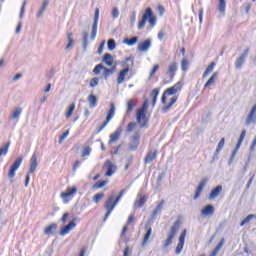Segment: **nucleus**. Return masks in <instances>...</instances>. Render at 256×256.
Listing matches in <instances>:
<instances>
[{"mask_svg":"<svg viewBox=\"0 0 256 256\" xmlns=\"http://www.w3.org/2000/svg\"><path fill=\"white\" fill-rule=\"evenodd\" d=\"M107 183H109L107 180L98 181L92 186V189H103Z\"/></svg>","mask_w":256,"mask_h":256,"instance_id":"nucleus-38","label":"nucleus"},{"mask_svg":"<svg viewBox=\"0 0 256 256\" xmlns=\"http://www.w3.org/2000/svg\"><path fill=\"white\" fill-rule=\"evenodd\" d=\"M155 159H157V150H150L144 158V163L145 165H149V163H153Z\"/></svg>","mask_w":256,"mask_h":256,"instance_id":"nucleus-20","label":"nucleus"},{"mask_svg":"<svg viewBox=\"0 0 256 256\" xmlns=\"http://www.w3.org/2000/svg\"><path fill=\"white\" fill-rule=\"evenodd\" d=\"M252 219H255V215L254 214H249L246 218H244V220L240 223V227H243L244 225H247V223H249V221H251Z\"/></svg>","mask_w":256,"mask_h":256,"instance_id":"nucleus-45","label":"nucleus"},{"mask_svg":"<svg viewBox=\"0 0 256 256\" xmlns=\"http://www.w3.org/2000/svg\"><path fill=\"white\" fill-rule=\"evenodd\" d=\"M104 167L106 169V177H111L115 173V171H117V166H115V164H113L111 160H107L104 164Z\"/></svg>","mask_w":256,"mask_h":256,"instance_id":"nucleus-14","label":"nucleus"},{"mask_svg":"<svg viewBox=\"0 0 256 256\" xmlns=\"http://www.w3.org/2000/svg\"><path fill=\"white\" fill-rule=\"evenodd\" d=\"M113 71H114L113 69L104 67V73H103L104 79H107V77H109V75H112Z\"/></svg>","mask_w":256,"mask_h":256,"instance_id":"nucleus-57","label":"nucleus"},{"mask_svg":"<svg viewBox=\"0 0 256 256\" xmlns=\"http://www.w3.org/2000/svg\"><path fill=\"white\" fill-rule=\"evenodd\" d=\"M245 135H247V131L246 130H242L241 134H240V137L238 139V142L236 144V147L235 149L233 150L232 152V155L229 159V162L228 164L231 165L235 159V155H237L239 149H241V145L243 144V141L245 140Z\"/></svg>","mask_w":256,"mask_h":256,"instance_id":"nucleus-7","label":"nucleus"},{"mask_svg":"<svg viewBox=\"0 0 256 256\" xmlns=\"http://www.w3.org/2000/svg\"><path fill=\"white\" fill-rule=\"evenodd\" d=\"M207 181H209V179L207 178H204L200 181L198 187L196 188L195 195L193 197L194 200L199 199V197H201V193H203V189H205V185H207Z\"/></svg>","mask_w":256,"mask_h":256,"instance_id":"nucleus-16","label":"nucleus"},{"mask_svg":"<svg viewBox=\"0 0 256 256\" xmlns=\"http://www.w3.org/2000/svg\"><path fill=\"white\" fill-rule=\"evenodd\" d=\"M26 5H27V0H24L23 3H22V6L20 8V14H19L20 19H23L24 15H25Z\"/></svg>","mask_w":256,"mask_h":256,"instance_id":"nucleus-47","label":"nucleus"},{"mask_svg":"<svg viewBox=\"0 0 256 256\" xmlns=\"http://www.w3.org/2000/svg\"><path fill=\"white\" fill-rule=\"evenodd\" d=\"M103 197H105V193H97L94 197H93V201L94 203H99L100 199H103Z\"/></svg>","mask_w":256,"mask_h":256,"instance_id":"nucleus-53","label":"nucleus"},{"mask_svg":"<svg viewBox=\"0 0 256 256\" xmlns=\"http://www.w3.org/2000/svg\"><path fill=\"white\" fill-rule=\"evenodd\" d=\"M217 64L215 63V62H211L210 63V65L206 68V70L204 71V73H203V75H202V77H203V79H205V77H209V75L211 74V73H213V69H215V66H216Z\"/></svg>","mask_w":256,"mask_h":256,"instance_id":"nucleus-28","label":"nucleus"},{"mask_svg":"<svg viewBox=\"0 0 256 256\" xmlns=\"http://www.w3.org/2000/svg\"><path fill=\"white\" fill-rule=\"evenodd\" d=\"M147 100L144 101L142 108L138 109L136 112V121L140 125V128L147 127Z\"/></svg>","mask_w":256,"mask_h":256,"instance_id":"nucleus-3","label":"nucleus"},{"mask_svg":"<svg viewBox=\"0 0 256 256\" xmlns=\"http://www.w3.org/2000/svg\"><path fill=\"white\" fill-rule=\"evenodd\" d=\"M76 225L77 224H75L73 221L69 222L68 225H66L64 228L61 229L60 235L64 236V235L69 234L71 229H73V227H75Z\"/></svg>","mask_w":256,"mask_h":256,"instance_id":"nucleus-26","label":"nucleus"},{"mask_svg":"<svg viewBox=\"0 0 256 256\" xmlns=\"http://www.w3.org/2000/svg\"><path fill=\"white\" fill-rule=\"evenodd\" d=\"M183 89V82L179 81L174 84L172 87L166 89L162 95V105L167 103V95H176V93L181 92Z\"/></svg>","mask_w":256,"mask_h":256,"instance_id":"nucleus-4","label":"nucleus"},{"mask_svg":"<svg viewBox=\"0 0 256 256\" xmlns=\"http://www.w3.org/2000/svg\"><path fill=\"white\" fill-rule=\"evenodd\" d=\"M83 49L87 51V45H89V34L87 32H83Z\"/></svg>","mask_w":256,"mask_h":256,"instance_id":"nucleus-39","label":"nucleus"},{"mask_svg":"<svg viewBox=\"0 0 256 256\" xmlns=\"http://www.w3.org/2000/svg\"><path fill=\"white\" fill-rule=\"evenodd\" d=\"M47 5H49V2L47 0H45L40 8V10L37 13V18L39 19L43 13L45 12V10L47 9Z\"/></svg>","mask_w":256,"mask_h":256,"instance_id":"nucleus-40","label":"nucleus"},{"mask_svg":"<svg viewBox=\"0 0 256 256\" xmlns=\"http://www.w3.org/2000/svg\"><path fill=\"white\" fill-rule=\"evenodd\" d=\"M219 75V72H214L211 77L208 79V81L204 84V89H209L211 85H215V81H217V77Z\"/></svg>","mask_w":256,"mask_h":256,"instance_id":"nucleus-24","label":"nucleus"},{"mask_svg":"<svg viewBox=\"0 0 256 256\" xmlns=\"http://www.w3.org/2000/svg\"><path fill=\"white\" fill-rule=\"evenodd\" d=\"M223 245H225V238H222L220 242L217 244V246L215 247L216 251H221Z\"/></svg>","mask_w":256,"mask_h":256,"instance_id":"nucleus-62","label":"nucleus"},{"mask_svg":"<svg viewBox=\"0 0 256 256\" xmlns=\"http://www.w3.org/2000/svg\"><path fill=\"white\" fill-rule=\"evenodd\" d=\"M251 123H256V104L251 108L245 121V125L249 126Z\"/></svg>","mask_w":256,"mask_h":256,"instance_id":"nucleus-15","label":"nucleus"},{"mask_svg":"<svg viewBox=\"0 0 256 256\" xmlns=\"http://www.w3.org/2000/svg\"><path fill=\"white\" fill-rule=\"evenodd\" d=\"M177 69H179V64L177 62H172L166 71V75L170 78V81L175 79V73H177Z\"/></svg>","mask_w":256,"mask_h":256,"instance_id":"nucleus-13","label":"nucleus"},{"mask_svg":"<svg viewBox=\"0 0 256 256\" xmlns=\"http://www.w3.org/2000/svg\"><path fill=\"white\" fill-rule=\"evenodd\" d=\"M148 22L151 28L155 27L157 25V18L153 15V10H151L150 16H148Z\"/></svg>","mask_w":256,"mask_h":256,"instance_id":"nucleus-37","label":"nucleus"},{"mask_svg":"<svg viewBox=\"0 0 256 256\" xmlns=\"http://www.w3.org/2000/svg\"><path fill=\"white\" fill-rule=\"evenodd\" d=\"M223 191V186L218 185L214 189L211 190L208 199L212 201V199H217L219 195H221V192Z\"/></svg>","mask_w":256,"mask_h":256,"instance_id":"nucleus-21","label":"nucleus"},{"mask_svg":"<svg viewBox=\"0 0 256 256\" xmlns=\"http://www.w3.org/2000/svg\"><path fill=\"white\" fill-rule=\"evenodd\" d=\"M11 142L6 143L3 147L0 148V157H5L9 153V147Z\"/></svg>","mask_w":256,"mask_h":256,"instance_id":"nucleus-35","label":"nucleus"},{"mask_svg":"<svg viewBox=\"0 0 256 256\" xmlns=\"http://www.w3.org/2000/svg\"><path fill=\"white\" fill-rule=\"evenodd\" d=\"M75 111V104H71L69 106V110L66 113V118L69 119V117H71L73 115V112Z\"/></svg>","mask_w":256,"mask_h":256,"instance_id":"nucleus-54","label":"nucleus"},{"mask_svg":"<svg viewBox=\"0 0 256 256\" xmlns=\"http://www.w3.org/2000/svg\"><path fill=\"white\" fill-rule=\"evenodd\" d=\"M56 230H57V224L56 223H52L48 227H46L44 229V234L45 235H52L53 231H56Z\"/></svg>","mask_w":256,"mask_h":256,"instance_id":"nucleus-32","label":"nucleus"},{"mask_svg":"<svg viewBox=\"0 0 256 256\" xmlns=\"http://www.w3.org/2000/svg\"><path fill=\"white\" fill-rule=\"evenodd\" d=\"M23 113V108L21 107H16L14 109V111L11 114V119H17L19 120V118L21 117V114Z\"/></svg>","mask_w":256,"mask_h":256,"instance_id":"nucleus-31","label":"nucleus"},{"mask_svg":"<svg viewBox=\"0 0 256 256\" xmlns=\"http://www.w3.org/2000/svg\"><path fill=\"white\" fill-rule=\"evenodd\" d=\"M226 7L227 3L225 2V0H219L218 11H220V13H225Z\"/></svg>","mask_w":256,"mask_h":256,"instance_id":"nucleus-43","label":"nucleus"},{"mask_svg":"<svg viewBox=\"0 0 256 256\" xmlns=\"http://www.w3.org/2000/svg\"><path fill=\"white\" fill-rule=\"evenodd\" d=\"M245 135H247V131L246 130H242L241 134H240V137L238 139V142L236 144V147L235 149L233 150L232 152V155L229 159V162L228 164L231 165L235 159V155H237L239 149H241V145L243 144V141L245 140Z\"/></svg>","mask_w":256,"mask_h":256,"instance_id":"nucleus-6","label":"nucleus"},{"mask_svg":"<svg viewBox=\"0 0 256 256\" xmlns=\"http://www.w3.org/2000/svg\"><path fill=\"white\" fill-rule=\"evenodd\" d=\"M69 136V130H67L66 132H64L58 140L59 145H61V143H63L64 140L67 139V137Z\"/></svg>","mask_w":256,"mask_h":256,"instance_id":"nucleus-55","label":"nucleus"},{"mask_svg":"<svg viewBox=\"0 0 256 256\" xmlns=\"http://www.w3.org/2000/svg\"><path fill=\"white\" fill-rule=\"evenodd\" d=\"M137 127V123L130 122L127 126V133H131Z\"/></svg>","mask_w":256,"mask_h":256,"instance_id":"nucleus-56","label":"nucleus"},{"mask_svg":"<svg viewBox=\"0 0 256 256\" xmlns=\"http://www.w3.org/2000/svg\"><path fill=\"white\" fill-rule=\"evenodd\" d=\"M139 147V142H133L129 144L130 151H137V148Z\"/></svg>","mask_w":256,"mask_h":256,"instance_id":"nucleus-59","label":"nucleus"},{"mask_svg":"<svg viewBox=\"0 0 256 256\" xmlns=\"http://www.w3.org/2000/svg\"><path fill=\"white\" fill-rule=\"evenodd\" d=\"M23 163V158L18 157L14 163L11 165L10 170L8 172L9 179H13L15 177V173L17 170L21 167V164Z\"/></svg>","mask_w":256,"mask_h":256,"instance_id":"nucleus-9","label":"nucleus"},{"mask_svg":"<svg viewBox=\"0 0 256 256\" xmlns=\"http://www.w3.org/2000/svg\"><path fill=\"white\" fill-rule=\"evenodd\" d=\"M163 205H165V200H161L158 205L156 206V208L154 209L153 213H152V219H155L157 217V215H159V213H161V211H163Z\"/></svg>","mask_w":256,"mask_h":256,"instance_id":"nucleus-25","label":"nucleus"},{"mask_svg":"<svg viewBox=\"0 0 256 256\" xmlns=\"http://www.w3.org/2000/svg\"><path fill=\"white\" fill-rule=\"evenodd\" d=\"M139 139H141V134H139V132L134 133V135L132 136V141L139 142Z\"/></svg>","mask_w":256,"mask_h":256,"instance_id":"nucleus-64","label":"nucleus"},{"mask_svg":"<svg viewBox=\"0 0 256 256\" xmlns=\"http://www.w3.org/2000/svg\"><path fill=\"white\" fill-rule=\"evenodd\" d=\"M88 103L92 109L95 108L97 106V96L90 94L88 96Z\"/></svg>","mask_w":256,"mask_h":256,"instance_id":"nucleus-34","label":"nucleus"},{"mask_svg":"<svg viewBox=\"0 0 256 256\" xmlns=\"http://www.w3.org/2000/svg\"><path fill=\"white\" fill-rule=\"evenodd\" d=\"M99 25V8H96L94 13V22L92 25V31H91V41H95V37H97V27Z\"/></svg>","mask_w":256,"mask_h":256,"instance_id":"nucleus-10","label":"nucleus"},{"mask_svg":"<svg viewBox=\"0 0 256 256\" xmlns=\"http://www.w3.org/2000/svg\"><path fill=\"white\" fill-rule=\"evenodd\" d=\"M149 17H151V8H146V10L142 16V19L138 22L139 31H141V29H145V25H146Z\"/></svg>","mask_w":256,"mask_h":256,"instance_id":"nucleus-12","label":"nucleus"},{"mask_svg":"<svg viewBox=\"0 0 256 256\" xmlns=\"http://www.w3.org/2000/svg\"><path fill=\"white\" fill-rule=\"evenodd\" d=\"M185 237H187V230H183L180 234L179 241L175 249L176 255H181V251H183V247H185Z\"/></svg>","mask_w":256,"mask_h":256,"instance_id":"nucleus-11","label":"nucleus"},{"mask_svg":"<svg viewBox=\"0 0 256 256\" xmlns=\"http://www.w3.org/2000/svg\"><path fill=\"white\" fill-rule=\"evenodd\" d=\"M115 117V103H110V109L106 116V121L103 122V124L98 128V133H101L107 125H109V121Z\"/></svg>","mask_w":256,"mask_h":256,"instance_id":"nucleus-8","label":"nucleus"},{"mask_svg":"<svg viewBox=\"0 0 256 256\" xmlns=\"http://www.w3.org/2000/svg\"><path fill=\"white\" fill-rule=\"evenodd\" d=\"M103 63H105L108 67L113 65V56L109 53H106L102 59Z\"/></svg>","mask_w":256,"mask_h":256,"instance_id":"nucleus-30","label":"nucleus"},{"mask_svg":"<svg viewBox=\"0 0 256 256\" xmlns=\"http://www.w3.org/2000/svg\"><path fill=\"white\" fill-rule=\"evenodd\" d=\"M153 229L149 228L144 236L142 245H145V243H147V241H149V237H151V233H152Z\"/></svg>","mask_w":256,"mask_h":256,"instance_id":"nucleus-49","label":"nucleus"},{"mask_svg":"<svg viewBox=\"0 0 256 256\" xmlns=\"http://www.w3.org/2000/svg\"><path fill=\"white\" fill-rule=\"evenodd\" d=\"M115 47H117V44L115 43V40L109 39L108 40V49H109V51H114Z\"/></svg>","mask_w":256,"mask_h":256,"instance_id":"nucleus-50","label":"nucleus"},{"mask_svg":"<svg viewBox=\"0 0 256 256\" xmlns=\"http://www.w3.org/2000/svg\"><path fill=\"white\" fill-rule=\"evenodd\" d=\"M133 107H135V105L133 104V100H128V102H127V113H131V111H133Z\"/></svg>","mask_w":256,"mask_h":256,"instance_id":"nucleus-60","label":"nucleus"},{"mask_svg":"<svg viewBox=\"0 0 256 256\" xmlns=\"http://www.w3.org/2000/svg\"><path fill=\"white\" fill-rule=\"evenodd\" d=\"M124 69L121 70L118 74V78H117V84L121 85L124 81H125V76L127 75V73H129V71L131 70V67H133V65H135V61L133 60V58L128 57L125 59V61L122 63Z\"/></svg>","mask_w":256,"mask_h":256,"instance_id":"nucleus-2","label":"nucleus"},{"mask_svg":"<svg viewBox=\"0 0 256 256\" xmlns=\"http://www.w3.org/2000/svg\"><path fill=\"white\" fill-rule=\"evenodd\" d=\"M97 85H99V78L94 77L90 80V84L89 87L94 88L97 87Z\"/></svg>","mask_w":256,"mask_h":256,"instance_id":"nucleus-52","label":"nucleus"},{"mask_svg":"<svg viewBox=\"0 0 256 256\" xmlns=\"http://www.w3.org/2000/svg\"><path fill=\"white\" fill-rule=\"evenodd\" d=\"M138 197H139V200L135 201L134 206L143 207L147 201V198L145 197V194H139Z\"/></svg>","mask_w":256,"mask_h":256,"instance_id":"nucleus-27","label":"nucleus"},{"mask_svg":"<svg viewBox=\"0 0 256 256\" xmlns=\"http://www.w3.org/2000/svg\"><path fill=\"white\" fill-rule=\"evenodd\" d=\"M67 40H68V44L65 47L66 51H69V49H71V47H73L75 41L73 40V33H68L67 34Z\"/></svg>","mask_w":256,"mask_h":256,"instance_id":"nucleus-33","label":"nucleus"},{"mask_svg":"<svg viewBox=\"0 0 256 256\" xmlns=\"http://www.w3.org/2000/svg\"><path fill=\"white\" fill-rule=\"evenodd\" d=\"M181 219H183V216H178L177 220L173 223L171 229H170V235L174 236L177 235L179 232V227H181Z\"/></svg>","mask_w":256,"mask_h":256,"instance_id":"nucleus-18","label":"nucleus"},{"mask_svg":"<svg viewBox=\"0 0 256 256\" xmlns=\"http://www.w3.org/2000/svg\"><path fill=\"white\" fill-rule=\"evenodd\" d=\"M105 69V66H103V64H98L95 66V68L93 69V73L95 75H99V73H101V70Z\"/></svg>","mask_w":256,"mask_h":256,"instance_id":"nucleus-48","label":"nucleus"},{"mask_svg":"<svg viewBox=\"0 0 256 256\" xmlns=\"http://www.w3.org/2000/svg\"><path fill=\"white\" fill-rule=\"evenodd\" d=\"M111 15L113 19H117L119 17V9L117 7H114L112 9Z\"/></svg>","mask_w":256,"mask_h":256,"instance_id":"nucleus-61","label":"nucleus"},{"mask_svg":"<svg viewBox=\"0 0 256 256\" xmlns=\"http://www.w3.org/2000/svg\"><path fill=\"white\" fill-rule=\"evenodd\" d=\"M103 49H105V40H103L101 43H100V46L98 47V55H101L103 53Z\"/></svg>","mask_w":256,"mask_h":256,"instance_id":"nucleus-63","label":"nucleus"},{"mask_svg":"<svg viewBox=\"0 0 256 256\" xmlns=\"http://www.w3.org/2000/svg\"><path fill=\"white\" fill-rule=\"evenodd\" d=\"M176 103H177V96H174L171 98L170 103L162 108V113H167V111H169V109H171L173 105H175Z\"/></svg>","mask_w":256,"mask_h":256,"instance_id":"nucleus-29","label":"nucleus"},{"mask_svg":"<svg viewBox=\"0 0 256 256\" xmlns=\"http://www.w3.org/2000/svg\"><path fill=\"white\" fill-rule=\"evenodd\" d=\"M157 71H159V64L154 65V67L150 71L149 79H151V77H153V75H155V73H157Z\"/></svg>","mask_w":256,"mask_h":256,"instance_id":"nucleus-58","label":"nucleus"},{"mask_svg":"<svg viewBox=\"0 0 256 256\" xmlns=\"http://www.w3.org/2000/svg\"><path fill=\"white\" fill-rule=\"evenodd\" d=\"M137 49L142 53H147L151 49V39H146L144 42L139 43Z\"/></svg>","mask_w":256,"mask_h":256,"instance_id":"nucleus-19","label":"nucleus"},{"mask_svg":"<svg viewBox=\"0 0 256 256\" xmlns=\"http://www.w3.org/2000/svg\"><path fill=\"white\" fill-rule=\"evenodd\" d=\"M188 67H189V61L186 58H183L181 61V70L187 71Z\"/></svg>","mask_w":256,"mask_h":256,"instance_id":"nucleus-46","label":"nucleus"},{"mask_svg":"<svg viewBox=\"0 0 256 256\" xmlns=\"http://www.w3.org/2000/svg\"><path fill=\"white\" fill-rule=\"evenodd\" d=\"M125 193H127V191L121 190L119 192V195L115 197V192H112L111 195L108 197L104 205V209H106L107 211L104 217V221H107V219H109V216L111 215V213H113V209L117 207V204L121 201V199H123V195H125Z\"/></svg>","mask_w":256,"mask_h":256,"instance_id":"nucleus-1","label":"nucleus"},{"mask_svg":"<svg viewBox=\"0 0 256 256\" xmlns=\"http://www.w3.org/2000/svg\"><path fill=\"white\" fill-rule=\"evenodd\" d=\"M173 239H175V236H173L172 234H169L168 238L164 242L163 248L167 249V247H169V245H172Z\"/></svg>","mask_w":256,"mask_h":256,"instance_id":"nucleus-42","label":"nucleus"},{"mask_svg":"<svg viewBox=\"0 0 256 256\" xmlns=\"http://www.w3.org/2000/svg\"><path fill=\"white\" fill-rule=\"evenodd\" d=\"M38 165L39 164L37 163V153H33L32 157L30 159V168H29L28 173H35Z\"/></svg>","mask_w":256,"mask_h":256,"instance_id":"nucleus-23","label":"nucleus"},{"mask_svg":"<svg viewBox=\"0 0 256 256\" xmlns=\"http://www.w3.org/2000/svg\"><path fill=\"white\" fill-rule=\"evenodd\" d=\"M215 214V207L213 205H207L201 210L202 217H211Z\"/></svg>","mask_w":256,"mask_h":256,"instance_id":"nucleus-22","label":"nucleus"},{"mask_svg":"<svg viewBox=\"0 0 256 256\" xmlns=\"http://www.w3.org/2000/svg\"><path fill=\"white\" fill-rule=\"evenodd\" d=\"M75 195H77V187H69L65 192L60 194V197L63 200V203L67 205Z\"/></svg>","mask_w":256,"mask_h":256,"instance_id":"nucleus-5","label":"nucleus"},{"mask_svg":"<svg viewBox=\"0 0 256 256\" xmlns=\"http://www.w3.org/2000/svg\"><path fill=\"white\" fill-rule=\"evenodd\" d=\"M244 63H245V58L243 56H239V58L235 61V68L241 69Z\"/></svg>","mask_w":256,"mask_h":256,"instance_id":"nucleus-41","label":"nucleus"},{"mask_svg":"<svg viewBox=\"0 0 256 256\" xmlns=\"http://www.w3.org/2000/svg\"><path fill=\"white\" fill-rule=\"evenodd\" d=\"M137 41H139V37H137V36H134L130 39H128V38L124 39V43L126 45H129L130 47H132V45H135V43H137Z\"/></svg>","mask_w":256,"mask_h":256,"instance_id":"nucleus-36","label":"nucleus"},{"mask_svg":"<svg viewBox=\"0 0 256 256\" xmlns=\"http://www.w3.org/2000/svg\"><path fill=\"white\" fill-rule=\"evenodd\" d=\"M121 133H123V128L118 127L113 134L110 135V139L108 141V145H113L116 141H119V137H121Z\"/></svg>","mask_w":256,"mask_h":256,"instance_id":"nucleus-17","label":"nucleus"},{"mask_svg":"<svg viewBox=\"0 0 256 256\" xmlns=\"http://www.w3.org/2000/svg\"><path fill=\"white\" fill-rule=\"evenodd\" d=\"M223 147H225V138H221V140L219 141L216 148V155H219V153H221V149H223Z\"/></svg>","mask_w":256,"mask_h":256,"instance_id":"nucleus-44","label":"nucleus"},{"mask_svg":"<svg viewBox=\"0 0 256 256\" xmlns=\"http://www.w3.org/2000/svg\"><path fill=\"white\" fill-rule=\"evenodd\" d=\"M91 151H92L91 147L87 146L83 149L81 156L82 157H89V155H91Z\"/></svg>","mask_w":256,"mask_h":256,"instance_id":"nucleus-51","label":"nucleus"}]
</instances>
